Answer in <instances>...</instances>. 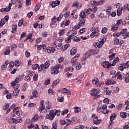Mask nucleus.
Segmentation results:
<instances>
[{
    "instance_id": "c85d7f7f",
    "label": "nucleus",
    "mask_w": 129,
    "mask_h": 129,
    "mask_svg": "<svg viewBox=\"0 0 129 129\" xmlns=\"http://www.w3.org/2000/svg\"><path fill=\"white\" fill-rule=\"evenodd\" d=\"M32 95L33 96V97H34V98H37V97H38V95H39V94H38V91L34 90L32 92Z\"/></svg>"
},
{
    "instance_id": "4be33fe9",
    "label": "nucleus",
    "mask_w": 129,
    "mask_h": 129,
    "mask_svg": "<svg viewBox=\"0 0 129 129\" xmlns=\"http://www.w3.org/2000/svg\"><path fill=\"white\" fill-rule=\"evenodd\" d=\"M80 19H85L86 17V12L85 11H82L80 14Z\"/></svg>"
},
{
    "instance_id": "13d9d810",
    "label": "nucleus",
    "mask_w": 129,
    "mask_h": 129,
    "mask_svg": "<svg viewBox=\"0 0 129 129\" xmlns=\"http://www.w3.org/2000/svg\"><path fill=\"white\" fill-rule=\"evenodd\" d=\"M44 101L43 100L40 101V106L41 107H42V109H45V105H44Z\"/></svg>"
},
{
    "instance_id": "052dcab7",
    "label": "nucleus",
    "mask_w": 129,
    "mask_h": 129,
    "mask_svg": "<svg viewBox=\"0 0 129 129\" xmlns=\"http://www.w3.org/2000/svg\"><path fill=\"white\" fill-rule=\"evenodd\" d=\"M51 106H52V105H51V103H50L49 102L47 103V104L46 105V107L48 109H50L51 108Z\"/></svg>"
},
{
    "instance_id": "4468645a",
    "label": "nucleus",
    "mask_w": 129,
    "mask_h": 129,
    "mask_svg": "<svg viewBox=\"0 0 129 129\" xmlns=\"http://www.w3.org/2000/svg\"><path fill=\"white\" fill-rule=\"evenodd\" d=\"M70 24V21L68 20L63 21L61 24L60 26L62 28H65L66 26H68Z\"/></svg>"
},
{
    "instance_id": "3c124183",
    "label": "nucleus",
    "mask_w": 129,
    "mask_h": 129,
    "mask_svg": "<svg viewBox=\"0 0 129 129\" xmlns=\"http://www.w3.org/2000/svg\"><path fill=\"white\" fill-rule=\"evenodd\" d=\"M17 28H18V26H17L16 25H13L12 27V32L14 33L16 31H17Z\"/></svg>"
},
{
    "instance_id": "79ce46f5",
    "label": "nucleus",
    "mask_w": 129,
    "mask_h": 129,
    "mask_svg": "<svg viewBox=\"0 0 129 129\" xmlns=\"http://www.w3.org/2000/svg\"><path fill=\"white\" fill-rule=\"evenodd\" d=\"M17 48V44H12L11 46V51H15Z\"/></svg>"
},
{
    "instance_id": "bb28decb",
    "label": "nucleus",
    "mask_w": 129,
    "mask_h": 129,
    "mask_svg": "<svg viewBox=\"0 0 129 129\" xmlns=\"http://www.w3.org/2000/svg\"><path fill=\"white\" fill-rule=\"evenodd\" d=\"M68 47H70V44H67L66 45H64V47H62L61 48V51L62 52H64V51L67 50V48H68Z\"/></svg>"
},
{
    "instance_id": "e2e57ef3",
    "label": "nucleus",
    "mask_w": 129,
    "mask_h": 129,
    "mask_svg": "<svg viewBox=\"0 0 129 129\" xmlns=\"http://www.w3.org/2000/svg\"><path fill=\"white\" fill-rule=\"evenodd\" d=\"M64 57H61L58 58V63H62L64 61Z\"/></svg>"
},
{
    "instance_id": "603ef678",
    "label": "nucleus",
    "mask_w": 129,
    "mask_h": 129,
    "mask_svg": "<svg viewBox=\"0 0 129 129\" xmlns=\"http://www.w3.org/2000/svg\"><path fill=\"white\" fill-rule=\"evenodd\" d=\"M85 12L86 13L87 15H89L90 14V12H92V9L89 8L87 10H85Z\"/></svg>"
},
{
    "instance_id": "5701e85b",
    "label": "nucleus",
    "mask_w": 129,
    "mask_h": 129,
    "mask_svg": "<svg viewBox=\"0 0 129 129\" xmlns=\"http://www.w3.org/2000/svg\"><path fill=\"white\" fill-rule=\"evenodd\" d=\"M102 45L103 44L101 43L100 41H99L98 42H96L95 44L94 45L95 48H101V47H102Z\"/></svg>"
},
{
    "instance_id": "c756f323",
    "label": "nucleus",
    "mask_w": 129,
    "mask_h": 129,
    "mask_svg": "<svg viewBox=\"0 0 129 129\" xmlns=\"http://www.w3.org/2000/svg\"><path fill=\"white\" fill-rule=\"evenodd\" d=\"M15 113L16 115H18V116H21V115H22L23 114V111H22V110L16 111Z\"/></svg>"
},
{
    "instance_id": "49530a36",
    "label": "nucleus",
    "mask_w": 129,
    "mask_h": 129,
    "mask_svg": "<svg viewBox=\"0 0 129 129\" xmlns=\"http://www.w3.org/2000/svg\"><path fill=\"white\" fill-rule=\"evenodd\" d=\"M114 45H118L119 44V39H118V38H114Z\"/></svg>"
},
{
    "instance_id": "09e8293b",
    "label": "nucleus",
    "mask_w": 129,
    "mask_h": 129,
    "mask_svg": "<svg viewBox=\"0 0 129 129\" xmlns=\"http://www.w3.org/2000/svg\"><path fill=\"white\" fill-rule=\"evenodd\" d=\"M19 122H22V118L21 117H18L15 119V123H19Z\"/></svg>"
},
{
    "instance_id": "680f3d73",
    "label": "nucleus",
    "mask_w": 129,
    "mask_h": 129,
    "mask_svg": "<svg viewBox=\"0 0 129 129\" xmlns=\"http://www.w3.org/2000/svg\"><path fill=\"white\" fill-rule=\"evenodd\" d=\"M86 30V29L85 28L81 29L79 31L80 34H83L84 33H85Z\"/></svg>"
},
{
    "instance_id": "de8ad7c7",
    "label": "nucleus",
    "mask_w": 129,
    "mask_h": 129,
    "mask_svg": "<svg viewBox=\"0 0 129 129\" xmlns=\"http://www.w3.org/2000/svg\"><path fill=\"white\" fill-rule=\"evenodd\" d=\"M120 115L122 118H126V114L124 112H121L120 113Z\"/></svg>"
},
{
    "instance_id": "a19ab883",
    "label": "nucleus",
    "mask_w": 129,
    "mask_h": 129,
    "mask_svg": "<svg viewBox=\"0 0 129 129\" xmlns=\"http://www.w3.org/2000/svg\"><path fill=\"white\" fill-rule=\"evenodd\" d=\"M63 16H64V15L63 14V13H61L59 15V17L56 18L57 22H60L61 21L62 18H63Z\"/></svg>"
},
{
    "instance_id": "0e129e2a",
    "label": "nucleus",
    "mask_w": 129,
    "mask_h": 129,
    "mask_svg": "<svg viewBox=\"0 0 129 129\" xmlns=\"http://www.w3.org/2000/svg\"><path fill=\"white\" fill-rule=\"evenodd\" d=\"M5 25V20L4 19H1L0 21V27H3Z\"/></svg>"
},
{
    "instance_id": "412c9836",
    "label": "nucleus",
    "mask_w": 129,
    "mask_h": 129,
    "mask_svg": "<svg viewBox=\"0 0 129 129\" xmlns=\"http://www.w3.org/2000/svg\"><path fill=\"white\" fill-rule=\"evenodd\" d=\"M38 119H39V115H38V114H35L33 117L31 119V121L34 122L35 121H37Z\"/></svg>"
},
{
    "instance_id": "b1692460",
    "label": "nucleus",
    "mask_w": 129,
    "mask_h": 129,
    "mask_svg": "<svg viewBox=\"0 0 129 129\" xmlns=\"http://www.w3.org/2000/svg\"><path fill=\"white\" fill-rule=\"evenodd\" d=\"M118 30V25L115 24L111 27V30L113 32H115V31H117Z\"/></svg>"
},
{
    "instance_id": "58836bf2",
    "label": "nucleus",
    "mask_w": 129,
    "mask_h": 129,
    "mask_svg": "<svg viewBox=\"0 0 129 129\" xmlns=\"http://www.w3.org/2000/svg\"><path fill=\"white\" fill-rule=\"evenodd\" d=\"M56 21H52L50 23V26L52 28H55V27H57V23H56Z\"/></svg>"
},
{
    "instance_id": "4c0bfd02",
    "label": "nucleus",
    "mask_w": 129,
    "mask_h": 129,
    "mask_svg": "<svg viewBox=\"0 0 129 129\" xmlns=\"http://www.w3.org/2000/svg\"><path fill=\"white\" fill-rule=\"evenodd\" d=\"M121 14H122V11H121V9H117V15L118 16V17L120 16L121 15Z\"/></svg>"
},
{
    "instance_id": "6e6552de",
    "label": "nucleus",
    "mask_w": 129,
    "mask_h": 129,
    "mask_svg": "<svg viewBox=\"0 0 129 129\" xmlns=\"http://www.w3.org/2000/svg\"><path fill=\"white\" fill-rule=\"evenodd\" d=\"M101 66L104 68H107L108 69H109L110 67H111L112 65L111 64L109 63V62L108 61H105L101 63Z\"/></svg>"
},
{
    "instance_id": "f03ea898",
    "label": "nucleus",
    "mask_w": 129,
    "mask_h": 129,
    "mask_svg": "<svg viewBox=\"0 0 129 129\" xmlns=\"http://www.w3.org/2000/svg\"><path fill=\"white\" fill-rule=\"evenodd\" d=\"M50 67V61H46L44 64H41L38 68V71H43L44 69H48Z\"/></svg>"
},
{
    "instance_id": "0eeeda50",
    "label": "nucleus",
    "mask_w": 129,
    "mask_h": 129,
    "mask_svg": "<svg viewBox=\"0 0 129 129\" xmlns=\"http://www.w3.org/2000/svg\"><path fill=\"white\" fill-rule=\"evenodd\" d=\"M99 108L101 110L102 112H103V113L104 114H107V113H108L109 112L108 110H106L105 111V109L107 108V105H106V104L102 105Z\"/></svg>"
},
{
    "instance_id": "bf43d9fd",
    "label": "nucleus",
    "mask_w": 129,
    "mask_h": 129,
    "mask_svg": "<svg viewBox=\"0 0 129 129\" xmlns=\"http://www.w3.org/2000/svg\"><path fill=\"white\" fill-rule=\"evenodd\" d=\"M125 104L126 105V107H125L126 110L127 109H129V102L127 100L125 101Z\"/></svg>"
},
{
    "instance_id": "a878e982",
    "label": "nucleus",
    "mask_w": 129,
    "mask_h": 129,
    "mask_svg": "<svg viewBox=\"0 0 129 129\" xmlns=\"http://www.w3.org/2000/svg\"><path fill=\"white\" fill-rule=\"evenodd\" d=\"M19 93H20V90H14L12 95L13 96H17V95H19Z\"/></svg>"
},
{
    "instance_id": "5fc2aeb1",
    "label": "nucleus",
    "mask_w": 129,
    "mask_h": 129,
    "mask_svg": "<svg viewBox=\"0 0 129 129\" xmlns=\"http://www.w3.org/2000/svg\"><path fill=\"white\" fill-rule=\"evenodd\" d=\"M76 53V49H75V48H73L71 50V55H75Z\"/></svg>"
},
{
    "instance_id": "2f4dec72",
    "label": "nucleus",
    "mask_w": 129,
    "mask_h": 129,
    "mask_svg": "<svg viewBox=\"0 0 129 129\" xmlns=\"http://www.w3.org/2000/svg\"><path fill=\"white\" fill-rule=\"evenodd\" d=\"M116 114L113 113L112 114L111 116L110 117V119L111 121H113V120H114L115 118L116 117Z\"/></svg>"
},
{
    "instance_id": "e433bc0d",
    "label": "nucleus",
    "mask_w": 129,
    "mask_h": 129,
    "mask_svg": "<svg viewBox=\"0 0 129 129\" xmlns=\"http://www.w3.org/2000/svg\"><path fill=\"white\" fill-rule=\"evenodd\" d=\"M39 64L38 63H36V64H33L32 66V68L34 70H36L38 69V68H39Z\"/></svg>"
},
{
    "instance_id": "774afa93",
    "label": "nucleus",
    "mask_w": 129,
    "mask_h": 129,
    "mask_svg": "<svg viewBox=\"0 0 129 129\" xmlns=\"http://www.w3.org/2000/svg\"><path fill=\"white\" fill-rule=\"evenodd\" d=\"M68 109H65L64 111L61 112V114L62 115H65V114H67L68 113Z\"/></svg>"
},
{
    "instance_id": "1a4fd4ad",
    "label": "nucleus",
    "mask_w": 129,
    "mask_h": 129,
    "mask_svg": "<svg viewBox=\"0 0 129 129\" xmlns=\"http://www.w3.org/2000/svg\"><path fill=\"white\" fill-rule=\"evenodd\" d=\"M99 82V81L98 80V79L97 78H95L92 80L93 84H94L95 85H96V86H97V87H100L101 86V84H102V83L98 84Z\"/></svg>"
},
{
    "instance_id": "f704fd0d",
    "label": "nucleus",
    "mask_w": 129,
    "mask_h": 129,
    "mask_svg": "<svg viewBox=\"0 0 129 129\" xmlns=\"http://www.w3.org/2000/svg\"><path fill=\"white\" fill-rule=\"evenodd\" d=\"M116 76H117V78L118 79H122V75H121V74H120V72H117Z\"/></svg>"
},
{
    "instance_id": "f257e3e1",
    "label": "nucleus",
    "mask_w": 129,
    "mask_h": 129,
    "mask_svg": "<svg viewBox=\"0 0 129 129\" xmlns=\"http://www.w3.org/2000/svg\"><path fill=\"white\" fill-rule=\"evenodd\" d=\"M90 31L92 32V33L90 34L91 38H94V37H98V36H99V33H98L99 30H98V29L93 27L91 28Z\"/></svg>"
},
{
    "instance_id": "f3484780",
    "label": "nucleus",
    "mask_w": 129,
    "mask_h": 129,
    "mask_svg": "<svg viewBox=\"0 0 129 129\" xmlns=\"http://www.w3.org/2000/svg\"><path fill=\"white\" fill-rule=\"evenodd\" d=\"M71 63L73 66H76L77 64L78 63L77 62V59L75 57H73L72 58Z\"/></svg>"
},
{
    "instance_id": "a18cd8bd",
    "label": "nucleus",
    "mask_w": 129,
    "mask_h": 129,
    "mask_svg": "<svg viewBox=\"0 0 129 129\" xmlns=\"http://www.w3.org/2000/svg\"><path fill=\"white\" fill-rule=\"evenodd\" d=\"M71 122H72V121L69 119H66V125H70L71 124Z\"/></svg>"
},
{
    "instance_id": "ddd939ff",
    "label": "nucleus",
    "mask_w": 129,
    "mask_h": 129,
    "mask_svg": "<svg viewBox=\"0 0 129 129\" xmlns=\"http://www.w3.org/2000/svg\"><path fill=\"white\" fill-rule=\"evenodd\" d=\"M46 50L48 53H54L56 51V49L54 47H47Z\"/></svg>"
},
{
    "instance_id": "dca6fc26",
    "label": "nucleus",
    "mask_w": 129,
    "mask_h": 129,
    "mask_svg": "<svg viewBox=\"0 0 129 129\" xmlns=\"http://www.w3.org/2000/svg\"><path fill=\"white\" fill-rule=\"evenodd\" d=\"M105 84L106 85H110L112 84H115V82L113 80L108 79L106 81Z\"/></svg>"
},
{
    "instance_id": "ea45409f",
    "label": "nucleus",
    "mask_w": 129,
    "mask_h": 129,
    "mask_svg": "<svg viewBox=\"0 0 129 129\" xmlns=\"http://www.w3.org/2000/svg\"><path fill=\"white\" fill-rule=\"evenodd\" d=\"M40 8H41V4H40V3H38L35 7V12H38L39 10H40Z\"/></svg>"
},
{
    "instance_id": "393cba45",
    "label": "nucleus",
    "mask_w": 129,
    "mask_h": 129,
    "mask_svg": "<svg viewBox=\"0 0 129 129\" xmlns=\"http://www.w3.org/2000/svg\"><path fill=\"white\" fill-rule=\"evenodd\" d=\"M119 62V57H117L115 59L113 60V63L111 64L112 66H114L116 63Z\"/></svg>"
},
{
    "instance_id": "6ab92c4d",
    "label": "nucleus",
    "mask_w": 129,
    "mask_h": 129,
    "mask_svg": "<svg viewBox=\"0 0 129 129\" xmlns=\"http://www.w3.org/2000/svg\"><path fill=\"white\" fill-rule=\"evenodd\" d=\"M110 75L112 77V78H115L116 77L117 73L116 71L113 70L111 71L110 73Z\"/></svg>"
},
{
    "instance_id": "7ed1b4c3",
    "label": "nucleus",
    "mask_w": 129,
    "mask_h": 129,
    "mask_svg": "<svg viewBox=\"0 0 129 129\" xmlns=\"http://www.w3.org/2000/svg\"><path fill=\"white\" fill-rule=\"evenodd\" d=\"M56 116V114L54 113L53 110H50L48 111V114L46 115V118L49 120H53L54 118Z\"/></svg>"
},
{
    "instance_id": "39448f33",
    "label": "nucleus",
    "mask_w": 129,
    "mask_h": 129,
    "mask_svg": "<svg viewBox=\"0 0 129 129\" xmlns=\"http://www.w3.org/2000/svg\"><path fill=\"white\" fill-rule=\"evenodd\" d=\"M100 92V90L97 89L93 88L91 90V96H96L98 95Z\"/></svg>"
},
{
    "instance_id": "8fccbe9b",
    "label": "nucleus",
    "mask_w": 129,
    "mask_h": 129,
    "mask_svg": "<svg viewBox=\"0 0 129 129\" xmlns=\"http://www.w3.org/2000/svg\"><path fill=\"white\" fill-rule=\"evenodd\" d=\"M80 27H81L79 24L76 25L73 28V31H76V30H78V29H80Z\"/></svg>"
},
{
    "instance_id": "f8f14e48",
    "label": "nucleus",
    "mask_w": 129,
    "mask_h": 129,
    "mask_svg": "<svg viewBox=\"0 0 129 129\" xmlns=\"http://www.w3.org/2000/svg\"><path fill=\"white\" fill-rule=\"evenodd\" d=\"M72 7H76L77 9H80L82 8V4L78 2H74Z\"/></svg>"
},
{
    "instance_id": "72a5a7b5",
    "label": "nucleus",
    "mask_w": 129,
    "mask_h": 129,
    "mask_svg": "<svg viewBox=\"0 0 129 129\" xmlns=\"http://www.w3.org/2000/svg\"><path fill=\"white\" fill-rule=\"evenodd\" d=\"M65 32H66V29H63L60 30L58 34L59 36H63V35L65 34Z\"/></svg>"
},
{
    "instance_id": "c03bdc74",
    "label": "nucleus",
    "mask_w": 129,
    "mask_h": 129,
    "mask_svg": "<svg viewBox=\"0 0 129 129\" xmlns=\"http://www.w3.org/2000/svg\"><path fill=\"white\" fill-rule=\"evenodd\" d=\"M80 111H81V109H80L79 107H76L75 108V112H76V113H78L80 112Z\"/></svg>"
},
{
    "instance_id": "4d7b16f0",
    "label": "nucleus",
    "mask_w": 129,
    "mask_h": 129,
    "mask_svg": "<svg viewBox=\"0 0 129 129\" xmlns=\"http://www.w3.org/2000/svg\"><path fill=\"white\" fill-rule=\"evenodd\" d=\"M120 35V33L119 32H115L113 34V37H114L115 38H117V37H119Z\"/></svg>"
},
{
    "instance_id": "c9c22d12",
    "label": "nucleus",
    "mask_w": 129,
    "mask_h": 129,
    "mask_svg": "<svg viewBox=\"0 0 129 129\" xmlns=\"http://www.w3.org/2000/svg\"><path fill=\"white\" fill-rule=\"evenodd\" d=\"M82 68V65H81V63H78L77 64V66L76 67V70H80Z\"/></svg>"
},
{
    "instance_id": "69168bd1",
    "label": "nucleus",
    "mask_w": 129,
    "mask_h": 129,
    "mask_svg": "<svg viewBox=\"0 0 129 129\" xmlns=\"http://www.w3.org/2000/svg\"><path fill=\"white\" fill-rule=\"evenodd\" d=\"M11 53V50L9 49H7L4 52V55H9Z\"/></svg>"
},
{
    "instance_id": "9b49d317",
    "label": "nucleus",
    "mask_w": 129,
    "mask_h": 129,
    "mask_svg": "<svg viewBox=\"0 0 129 129\" xmlns=\"http://www.w3.org/2000/svg\"><path fill=\"white\" fill-rule=\"evenodd\" d=\"M15 82H12L11 83L12 86H13L15 90H20V84H15Z\"/></svg>"
},
{
    "instance_id": "7c9ffc66",
    "label": "nucleus",
    "mask_w": 129,
    "mask_h": 129,
    "mask_svg": "<svg viewBox=\"0 0 129 129\" xmlns=\"http://www.w3.org/2000/svg\"><path fill=\"white\" fill-rule=\"evenodd\" d=\"M105 1L104 0L100 1L99 2L97 3L96 7H98V6H102V5H104Z\"/></svg>"
},
{
    "instance_id": "a211bd4d",
    "label": "nucleus",
    "mask_w": 129,
    "mask_h": 129,
    "mask_svg": "<svg viewBox=\"0 0 129 129\" xmlns=\"http://www.w3.org/2000/svg\"><path fill=\"white\" fill-rule=\"evenodd\" d=\"M89 52L91 53L93 55H96L99 53V50L98 49H90Z\"/></svg>"
},
{
    "instance_id": "2eb2a0df",
    "label": "nucleus",
    "mask_w": 129,
    "mask_h": 129,
    "mask_svg": "<svg viewBox=\"0 0 129 129\" xmlns=\"http://www.w3.org/2000/svg\"><path fill=\"white\" fill-rule=\"evenodd\" d=\"M59 5H60V1H53L51 4V7L52 8H56V7L59 6Z\"/></svg>"
},
{
    "instance_id": "423d86ee",
    "label": "nucleus",
    "mask_w": 129,
    "mask_h": 129,
    "mask_svg": "<svg viewBox=\"0 0 129 129\" xmlns=\"http://www.w3.org/2000/svg\"><path fill=\"white\" fill-rule=\"evenodd\" d=\"M76 34H77V32H73V34L71 35H68V34H67L68 37L65 39L66 43H70V42H71V39L73 37V36H74V35H76Z\"/></svg>"
},
{
    "instance_id": "6e6d98bb",
    "label": "nucleus",
    "mask_w": 129,
    "mask_h": 129,
    "mask_svg": "<svg viewBox=\"0 0 129 129\" xmlns=\"http://www.w3.org/2000/svg\"><path fill=\"white\" fill-rule=\"evenodd\" d=\"M48 93L50 94V95H54V94H55V92L53 91L51 89H48Z\"/></svg>"
},
{
    "instance_id": "9d476101",
    "label": "nucleus",
    "mask_w": 129,
    "mask_h": 129,
    "mask_svg": "<svg viewBox=\"0 0 129 129\" xmlns=\"http://www.w3.org/2000/svg\"><path fill=\"white\" fill-rule=\"evenodd\" d=\"M51 74L53 75H55L56 74H58L59 73V70L57 69L56 67H53L51 69Z\"/></svg>"
},
{
    "instance_id": "20e7f679",
    "label": "nucleus",
    "mask_w": 129,
    "mask_h": 129,
    "mask_svg": "<svg viewBox=\"0 0 129 129\" xmlns=\"http://www.w3.org/2000/svg\"><path fill=\"white\" fill-rule=\"evenodd\" d=\"M92 118L93 120V123H94V124H99V123L101 122V120L98 119V117H97L95 114H92Z\"/></svg>"
},
{
    "instance_id": "338daca9",
    "label": "nucleus",
    "mask_w": 129,
    "mask_h": 129,
    "mask_svg": "<svg viewBox=\"0 0 129 129\" xmlns=\"http://www.w3.org/2000/svg\"><path fill=\"white\" fill-rule=\"evenodd\" d=\"M101 32H102V34H105V33H106L107 32V28H106V27H104L102 29Z\"/></svg>"
},
{
    "instance_id": "cd10ccee",
    "label": "nucleus",
    "mask_w": 129,
    "mask_h": 129,
    "mask_svg": "<svg viewBox=\"0 0 129 129\" xmlns=\"http://www.w3.org/2000/svg\"><path fill=\"white\" fill-rule=\"evenodd\" d=\"M80 21L79 22V24L81 27V26H83V25L85 24V20H84V19L80 18Z\"/></svg>"
},
{
    "instance_id": "864d4df0",
    "label": "nucleus",
    "mask_w": 129,
    "mask_h": 129,
    "mask_svg": "<svg viewBox=\"0 0 129 129\" xmlns=\"http://www.w3.org/2000/svg\"><path fill=\"white\" fill-rule=\"evenodd\" d=\"M124 68L127 69L129 68V61H127L126 63L123 64Z\"/></svg>"
},
{
    "instance_id": "473e14b6",
    "label": "nucleus",
    "mask_w": 129,
    "mask_h": 129,
    "mask_svg": "<svg viewBox=\"0 0 129 129\" xmlns=\"http://www.w3.org/2000/svg\"><path fill=\"white\" fill-rule=\"evenodd\" d=\"M72 39H73V40L74 42H79L80 41V38L77 37V36H73V37H72Z\"/></svg>"
},
{
    "instance_id": "aec40b11",
    "label": "nucleus",
    "mask_w": 129,
    "mask_h": 129,
    "mask_svg": "<svg viewBox=\"0 0 129 129\" xmlns=\"http://www.w3.org/2000/svg\"><path fill=\"white\" fill-rule=\"evenodd\" d=\"M61 92L63 94L67 93V94H68L69 95L71 94V91L66 88L62 89Z\"/></svg>"
},
{
    "instance_id": "37998d69",
    "label": "nucleus",
    "mask_w": 129,
    "mask_h": 129,
    "mask_svg": "<svg viewBox=\"0 0 129 129\" xmlns=\"http://www.w3.org/2000/svg\"><path fill=\"white\" fill-rule=\"evenodd\" d=\"M9 120L10 123H16V118L11 117Z\"/></svg>"
}]
</instances>
